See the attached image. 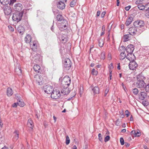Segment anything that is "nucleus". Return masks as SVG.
Returning a JSON list of instances; mask_svg holds the SVG:
<instances>
[{"label":"nucleus","mask_w":149,"mask_h":149,"mask_svg":"<svg viewBox=\"0 0 149 149\" xmlns=\"http://www.w3.org/2000/svg\"><path fill=\"white\" fill-rule=\"evenodd\" d=\"M143 77L139 76L137 77V81L136 83V87L139 88H143L146 84L144 81L143 80Z\"/></svg>","instance_id":"f257e3e1"},{"label":"nucleus","mask_w":149,"mask_h":149,"mask_svg":"<svg viewBox=\"0 0 149 149\" xmlns=\"http://www.w3.org/2000/svg\"><path fill=\"white\" fill-rule=\"evenodd\" d=\"M58 26L60 30L63 31L67 29L68 24V22L65 20L58 24Z\"/></svg>","instance_id":"f03ea898"},{"label":"nucleus","mask_w":149,"mask_h":149,"mask_svg":"<svg viewBox=\"0 0 149 149\" xmlns=\"http://www.w3.org/2000/svg\"><path fill=\"white\" fill-rule=\"evenodd\" d=\"M22 15V12H17L13 14L12 19L14 21L18 22L21 20Z\"/></svg>","instance_id":"7ed1b4c3"},{"label":"nucleus","mask_w":149,"mask_h":149,"mask_svg":"<svg viewBox=\"0 0 149 149\" xmlns=\"http://www.w3.org/2000/svg\"><path fill=\"white\" fill-rule=\"evenodd\" d=\"M61 95V94L59 90L56 89L53 91L51 96L52 98L56 99L59 98Z\"/></svg>","instance_id":"20e7f679"},{"label":"nucleus","mask_w":149,"mask_h":149,"mask_svg":"<svg viewBox=\"0 0 149 149\" xmlns=\"http://www.w3.org/2000/svg\"><path fill=\"white\" fill-rule=\"evenodd\" d=\"M63 66L66 69L69 70L71 66V63L70 60L68 58L65 59L63 62Z\"/></svg>","instance_id":"39448f33"},{"label":"nucleus","mask_w":149,"mask_h":149,"mask_svg":"<svg viewBox=\"0 0 149 149\" xmlns=\"http://www.w3.org/2000/svg\"><path fill=\"white\" fill-rule=\"evenodd\" d=\"M62 82L63 85L68 87L70 84L71 79L68 76H65L63 78Z\"/></svg>","instance_id":"423d86ee"},{"label":"nucleus","mask_w":149,"mask_h":149,"mask_svg":"<svg viewBox=\"0 0 149 149\" xmlns=\"http://www.w3.org/2000/svg\"><path fill=\"white\" fill-rule=\"evenodd\" d=\"M128 66L130 70H136L138 67V65L136 62L134 61L130 62Z\"/></svg>","instance_id":"0eeeda50"},{"label":"nucleus","mask_w":149,"mask_h":149,"mask_svg":"<svg viewBox=\"0 0 149 149\" xmlns=\"http://www.w3.org/2000/svg\"><path fill=\"white\" fill-rule=\"evenodd\" d=\"M36 78V80L37 83L39 85H42L44 83V80L41 75H36L35 77Z\"/></svg>","instance_id":"6e6552de"},{"label":"nucleus","mask_w":149,"mask_h":149,"mask_svg":"<svg viewBox=\"0 0 149 149\" xmlns=\"http://www.w3.org/2000/svg\"><path fill=\"white\" fill-rule=\"evenodd\" d=\"M144 24L143 22L141 20H137L134 23V26L137 28H141L143 26Z\"/></svg>","instance_id":"1a4fd4ad"},{"label":"nucleus","mask_w":149,"mask_h":149,"mask_svg":"<svg viewBox=\"0 0 149 149\" xmlns=\"http://www.w3.org/2000/svg\"><path fill=\"white\" fill-rule=\"evenodd\" d=\"M44 89L45 92L47 94L51 93L53 91V87L48 85L45 86L44 87Z\"/></svg>","instance_id":"9d476101"},{"label":"nucleus","mask_w":149,"mask_h":149,"mask_svg":"<svg viewBox=\"0 0 149 149\" xmlns=\"http://www.w3.org/2000/svg\"><path fill=\"white\" fill-rule=\"evenodd\" d=\"M38 45V42L37 40L33 41L32 43L31 44V47L33 51H36V50Z\"/></svg>","instance_id":"9b49d317"},{"label":"nucleus","mask_w":149,"mask_h":149,"mask_svg":"<svg viewBox=\"0 0 149 149\" xmlns=\"http://www.w3.org/2000/svg\"><path fill=\"white\" fill-rule=\"evenodd\" d=\"M4 11L5 14L7 15H9L11 13L12 10L11 7L8 6H5L4 8Z\"/></svg>","instance_id":"f8f14e48"},{"label":"nucleus","mask_w":149,"mask_h":149,"mask_svg":"<svg viewBox=\"0 0 149 149\" xmlns=\"http://www.w3.org/2000/svg\"><path fill=\"white\" fill-rule=\"evenodd\" d=\"M126 58L130 62L131 61H134L135 59V57L132 53H129L127 54L126 56Z\"/></svg>","instance_id":"ddd939ff"},{"label":"nucleus","mask_w":149,"mask_h":149,"mask_svg":"<svg viewBox=\"0 0 149 149\" xmlns=\"http://www.w3.org/2000/svg\"><path fill=\"white\" fill-rule=\"evenodd\" d=\"M22 5L19 3L15 4L14 6V8L15 11H19L21 10L22 9Z\"/></svg>","instance_id":"4468645a"},{"label":"nucleus","mask_w":149,"mask_h":149,"mask_svg":"<svg viewBox=\"0 0 149 149\" xmlns=\"http://www.w3.org/2000/svg\"><path fill=\"white\" fill-rule=\"evenodd\" d=\"M127 52L129 53H132L134 50L133 45H128L126 48Z\"/></svg>","instance_id":"2eb2a0df"},{"label":"nucleus","mask_w":149,"mask_h":149,"mask_svg":"<svg viewBox=\"0 0 149 149\" xmlns=\"http://www.w3.org/2000/svg\"><path fill=\"white\" fill-rule=\"evenodd\" d=\"M137 32V29L135 27H132L130 28L129 29V33L130 34L133 35Z\"/></svg>","instance_id":"dca6fc26"},{"label":"nucleus","mask_w":149,"mask_h":149,"mask_svg":"<svg viewBox=\"0 0 149 149\" xmlns=\"http://www.w3.org/2000/svg\"><path fill=\"white\" fill-rule=\"evenodd\" d=\"M27 126L31 130L33 129L34 124L33 121L31 118L29 119L27 123Z\"/></svg>","instance_id":"f3484780"},{"label":"nucleus","mask_w":149,"mask_h":149,"mask_svg":"<svg viewBox=\"0 0 149 149\" xmlns=\"http://www.w3.org/2000/svg\"><path fill=\"white\" fill-rule=\"evenodd\" d=\"M147 96V94L146 92L143 91L140 93L139 95V98L141 100H143L146 98Z\"/></svg>","instance_id":"a211bd4d"},{"label":"nucleus","mask_w":149,"mask_h":149,"mask_svg":"<svg viewBox=\"0 0 149 149\" xmlns=\"http://www.w3.org/2000/svg\"><path fill=\"white\" fill-rule=\"evenodd\" d=\"M13 140L14 141H17L19 138V133L17 131L15 130L14 132H13Z\"/></svg>","instance_id":"6ab92c4d"},{"label":"nucleus","mask_w":149,"mask_h":149,"mask_svg":"<svg viewBox=\"0 0 149 149\" xmlns=\"http://www.w3.org/2000/svg\"><path fill=\"white\" fill-rule=\"evenodd\" d=\"M57 6L59 9L63 10L65 8V5L63 2H59L57 4Z\"/></svg>","instance_id":"aec40b11"},{"label":"nucleus","mask_w":149,"mask_h":149,"mask_svg":"<svg viewBox=\"0 0 149 149\" xmlns=\"http://www.w3.org/2000/svg\"><path fill=\"white\" fill-rule=\"evenodd\" d=\"M93 94L95 95L96 94H99L100 93V89L97 86L94 87L92 89Z\"/></svg>","instance_id":"412c9836"},{"label":"nucleus","mask_w":149,"mask_h":149,"mask_svg":"<svg viewBox=\"0 0 149 149\" xmlns=\"http://www.w3.org/2000/svg\"><path fill=\"white\" fill-rule=\"evenodd\" d=\"M24 40L26 43H29L31 40V37L29 34L26 35L24 38Z\"/></svg>","instance_id":"4be33fe9"},{"label":"nucleus","mask_w":149,"mask_h":149,"mask_svg":"<svg viewBox=\"0 0 149 149\" xmlns=\"http://www.w3.org/2000/svg\"><path fill=\"white\" fill-rule=\"evenodd\" d=\"M33 69L36 72H37L38 73L40 72L41 71L40 66L37 64H36L34 65Z\"/></svg>","instance_id":"5701e85b"},{"label":"nucleus","mask_w":149,"mask_h":149,"mask_svg":"<svg viewBox=\"0 0 149 149\" xmlns=\"http://www.w3.org/2000/svg\"><path fill=\"white\" fill-rule=\"evenodd\" d=\"M15 72L18 75H20L22 74V71L21 69L20 66L18 65L17 67H16L15 70Z\"/></svg>","instance_id":"b1692460"},{"label":"nucleus","mask_w":149,"mask_h":149,"mask_svg":"<svg viewBox=\"0 0 149 149\" xmlns=\"http://www.w3.org/2000/svg\"><path fill=\"white\" fill-rule=\"evenodd\" d=\"M13 92L12 88L10 87L8 88L7 90V94L8 96H11L13 94Z\"/></svg>","instance_id":"393cba45"},{"label":"nucleus","mask_w":149,"mask_h":149,"mask_svg":"<svg viewBox=\"0 0 149 149\" xmlns=\"http://www.w3.org/2000/svg\"><path fill=\"white\" fill-rule=\"evenodd\" d=\"M57 20L61 22L63 21V20H65L64 18L62 15L60 14H58L56 16Z\"/></svg>","instance_id":"a878e982"},{"label":"nucleus","mask_w":149,"mask_h":149,"mask_svg":"<svg viewBox=\"0 0 149 149\" xmlns=\"http://www.w3.org/2000/svg\"><path fill=\"white\" fill-rule=\"evenodd\" d=\"M17 30L22 35L25 29L24 27L22 26H19L17 27Z\"/></svg>","instance_id":"bb28decb"},{"label":"nucleus","mask_w":149,"mask_h":149,"mask_svg":"<svg viewBox=\"0 0 149 149\" xmlns=\"http://www.w3.org/2000/svg\"><path fill=\"white\" fill-rule=\"evenodd\" d=\"M133 20V18L132 17H130L127 19L126 22L125 24L126 26L129 25L132 22Z\"/></svg>","instance_id":"cd10ccee"},{"label":"nucleus","mask_w":149,"mask_h":149,"mask_svg":"<svg viewBox=\"0 0 149 149\" xmlns=\"http://www.w3.org/2000/svg\"><path fill=\"white\" fill-rule=\"evenodd\" d=\"M70 93L69 88L66 87L65 88L63 89L61 91V93L64 95H67Z\"/></svg>","instance_id":"c85d7f7f"},{"label":"nucleus","mask_w":149,"mask_h":149,"mask_svg":"<svg viewBox=\"0 0 149 149\" xmlns=\"http://www.w3.org/2000/svg\"><path fill=\"white\" fill-rule=\"evenodd\" d=\"M126 57V54L125 52H123L121 53L119 55V57L120 60H123Z\"/></svg>","instance_id":"c756f323"},{"label":"nucleus","mask_w":149,"mask_h":149,"mask_svg":"<svg viewBox=\"0 0 149 149\" xmlns=\"http://www.w3.org/2000/svg\"><path fill=\"white\" fill-rule=\"evenodd\" d=\"M105 53L104 52H102L99 55V57L101 59H104L105 58Z\"/></svg>","instance_id":"7c9ffc66"},{"label":"nucleus","mask_w":149,"mask_h":149,"mask_svg":"<svg viewBox=\"0 0 149 149\" xmlns=\"http://www.w3.org/2000/svg\"><path fill=\"white\" fill-rule=\"evenodd\" d=\"M1 3L3 5L8 4L9 3V0H0Z\"/></svg>","instance_id":"2f4dec72"},{"label":"nucleus","mask_w":149,"mask_h":149,"mask_svg":"<svg viewBox=\"0 0 149 149\" xmlns=\"http://www.w3.org/2000/svg\"><path fill=\"white\" fill-rule=\"evenodd\" d=\"M104 44L103 40L102 39H100L98 41V45L100 47H102Z\"/></svg>","instance_id":"473e14b6"},{"label":"nucleus","mask_w":149,"mask_h":149,"mask_svg":"<svg viewBox=\"0 0 149 149\" xmlns=\"http://www.w3.org/2000/svg\"><path fill=\"white\" fill-rule=\"evenodd\" d=\"M129 36L128 35H125L124 36L123 38V42H126L128 41L129 40Z\"/></svg>","instance_id":"72a5a7b5"},{"label":"nucleus","mask_w":149,"mask_h":149,"mask_svg":"<svg viewBox=\"0 0 149 149\" xmlns=\"http://www.w3.org/2000/svg\"><path fill=\"white\" fill-rule=\"evenodd\" d=\"M60 40L63 43H65L67 41V38L64 36H62L60 38Z\"/></svg>","instance_id":"f704fd0d"},{"label":"nucleus","mask_w":149,"mask_h":149,"mask_svg":"<svg viewBox=\"0 0 149 149\" xmlns=\"http://www.w3.org/2000/svg\"><path fill=\"white\" fill-rule=\"evenodd\" d=\"M98 73L97 71L94 68L92 70L91 74L93 75H97Z\"/></svg>","instance_id":"c9c22d12"},{"label":"nucleus","mask_w":149,"mask_h":149,"mask_svg":"<svg viewBox=\"0 0 149 149\" xmlns=\"http://www.w3.org/2000/svg\"><path fill=\"white\" fill-rule=\"evenodd\" d=\"M131 133H135L136 136H141V133L139 131H137L135 133V131L134 130H132L131 132Z\"/></svg>","instance_id":"e433bc0d"},{"label":"nucleus","mask_w":149,"mask_h":149,"mask_svg":"<svg viewBox=\"0 0 149 149\" xmlns=\"http://www.w3.org/2000/svg\"><path fill=\"white\" fill-rule=\"evenodd\" d=\"M138 7L140 10H143L145 8V6L141 4L138 5Z\"/></svg>","instance_id":"4c0bfd02"},{"label":"nucleus","mask_w":149,"mask_h":149,"mask_svg":"<svg viewBox=\"0 0 149 149\" xmlns=\"http://www.w3.org/2000/svg\"><path fill=\"white\" fill-rule=\"evenodd\" d=\"M17 104L20 107H23L25 105L24 102L21 101H19L17 102Z\"/></svg>","instance_id":"58836bf2"},{"label":"nucleus","mask_w":149,"mask_h":149,"mask_svg":"<svg viewBox=\"0 0 149 149\" xmlns=\"http://www.w3.org/2000/svg\"><path fill=\"white\" fill-rule=\"evenodd\" d=\"M145 16L147 18H149V7L146 10Z\"/></svg>","instance_id":"ea45409f"},{"label":"nucleus","mask_w":149,"mask_h":149,"mask_svg":"<svg viewBox=\"0 0 149 149\" xmlns=\"http://www.w3.org/2000/svg\"><path fill=\"white\" fill-rule=\"evenodd\" d=\"M139 92L138 89L136 88H134L133 90V93L135 95H137Z\"/></svg>","instance_id":"a19ab883"},{"label":"nucleus","mask_w":149,"mask_h":149,"mask_svg":"<svg viewBox=\"0 0 149 149\" xmlns=\"http://www.w3.org/2000/svg\"><path fill=\"white\" fill-rule=\"evenodd\" d=\"M70 142V139L68 136H66V144L68 145L69 144Z\"/></svg>","instance_id":"79ce46f5"},{"label":"nucleus","mask_w":149,"mask_h":149,"mask_svg":"<svg viewBox=\"0 0 149 149\" xmlns=\"http://www.w3.org/2000/svg\"><path fill=\"white\" fill-rule=\"evenodd\" d=\"M144 88L145 91L147 92H149V83L145 86V87H144Z\"/></svg>","instance_id":"37998d69"},{"label":"nucleus","mask_w":149,"mask_h":149,"mask_svg":"<svg viewBox=\"0 0 149 149\" xmlns=\"http://www.w3.org/2000/svg\"><path fill=\"white\" fill-rule=\"evenodd\" d=\"M9 30L11 32H13L14 31V28L12 27L11 26L9 25L8 26Z\"/></svg>","instance_id":"c03bdc74"},{"label":"nucleus","mask_w":149,"mask_h":149,"mask_svg":"<svg viewBox=\"0 0 149 149\" xmlns=\"http://www.w3.org/2000/svg\"><path fill=\"white\" fill-rule=\"evenodd\" d=\"M75 4V2L74 0H73L70 3V6L71 7H73Z\"/></svg>","instance_id":"a18cd8bd"},{"label":"nucleus","mask_w":149,"mask_h":149,"mask_svg":"<svg viewBox=\"0 0 149 149\" xmlns=\"http://www.w3.org/2000/svg\"><path fill=\"white\" fill-rule=\"evenodd\" d=\"M142 103L145 106H146L148 105V102L146 100H144L142 101Z\"/></svg>","instance_id":"49530a36"},{"label":"nucleus","mask_w":149,"mask_h":149,"mask_svg":"<svg viewBox=\"0 0 149 149\" xmlns=\"http://www.w3.org/2000/svg\"><path fill=\"white\" fill-rule=\"evenodd\" d=\"M99 139L100 141H102L103 140V138L102 135L100 133L98 134Z\"/></svg>","instance_id":"de8ad7c7"},{"label":"nucleus","mask_w":149,"mask_h":149,"mask_svg":"<svg viewBox=\"0 0 149 149\" xmlns=\"http://www.w3.org/2000/svg\"><path fill=\"white\" fill-rule=\"evenodd\" d=\"M143 0H137L136 2V4H141Z\"/></svg>","instance_id":"09e8293b"},{"label":"nucleus","mask_w":149,"mask_h":149,"mask_svg":"<svg viewBox=\"0 0 149 149\" xmlns=\"http://www.w3.org/2000/svg\"><path fill=\"white\" fill-rule=\"evenodd\" d=\"M120 141L121 144L123 145L124 144V140L123 138H120Z\"/></svg>","instance_id":"8fccbe9b"},{"label":"nucleus","mask_w":149,"mask_h":149,"mask_svg":"<svg viewBox=\"0 0 149 149\" xmlns=\"http://www.w3.org/2000/svg\"><path fill=\"white\" fill-rule=\"evenodd\" d=\"M109 89L108 88H107L106 89V90H105V91H104V96H106L107 95V94L108 93V92H109Z\"/></svg>","instance_id":"3c124183"},{"label":"nucleus","mask_w":149,"mask_h":149,"mask_svg":"<svg viewBox=\"0 0 149 149\" xmlns=\"http://www.w3.org/2000/svg\"><path fill=\"white\" fill-rule=\"evenodd\" d=\"M110 139V136H107L105 138L104 141L107 142Z\"/></svg>","instance_id":"603ef678"},{"label":"nucleus","mask_w":149,"mask_h":149,"mask_svg":"<svg viewBox=\"0 0 149 149\" xmlns=\"http://www.w3.org/2000/svg\"><path fill=\"white\" fill-rule=\"evenodd\" d=\"M125 113L127 117H128L130 115V113L128 110H126L125 112Z\"/></svg>","instance_id":"864d4df0"},{"label":"nucleus","mask_w":149,"mask_h":149,"mask_svg":"<svg viewBox=\"0 0 149 149\" xmlns=\"http://www.w3.org/2000/svg\"><path fill=\"white\" fill-rule=\"evenodd\" d=\"M18 105L17 102V103H15L14 104H13L12 106L13 107H17Z\"/></svg>","instance_id":"5fc2aeb1"},{"label":"nucleus","mask_w":149,"mask_h":149,"mask_svg":"<svg viewBox=\"0 0 149 149\" xmlns=\"http://www.w3.org/2000/svg\"><path fill=\"white\" fill-rule=\"evenodd\" d=\"M108 58L109 60H110L111 59V54L109 53L108 55Z\"/></svg>","instance_id":"6e6d98bb"},{"label":"nucleus","mask_w":149,"mask_h":149,"mask_svg":"<svg viewBox=\"0 0 149 149\" xmlns=\"http://www.w3.org/2000/svg\"><path fill=\"white\" fill-rule=\"evenodd\" d=\"M16 0H10V4H13L14 3L16 2Z\"/></svg>","instance_id":"4d7b16f0"},{"label":"nucleus","mask_w":149,"mask_h":149,"mask_svg":"<svg viewBox=\"0 0 149 149\" xmlns=\"http://www.w3.org/2000/svg\"><path fill=\"white\" fill-rule=\"evenodd\" d=\"M131 8V6H128L126 7L125 8V9L126 10L128 11L129 10L130 8Z\"/></svg>","instance_id":"13d9d810"},{"label":"nucleus","mask_w":149,"mask_h":149,"mask_svg":"<svg viewBox=\"0 0 149 149\" xmlns=\"http://www.w3.org/2000/svg\"><path fill=\"white\" fill-rule=\"evenodd\" d=\"M105 14V11L103 12L101 14V17H104Z\"/></svg>","instance_id":"bf43d9fd"},{"label":"nucleus","mask_w":149,"mask_h":149,"mask_svg":"<svg viewBox=\"0 0 149 149\" xmlns=\"http://www.w3.org/2000/svg\"><path fill=\"white\" fill-rule=\"evenodd\" d=\"M102 31H105V26L104 25H103L102 27Z\"/></svg>","instance_id":"052dcab7"},{"label":"nucleus","mask_w":149,"mask_h":149,"mask_svg":"<svg viewBox=\"0 0 149 149\" xmlns=\"http://www.w3.org/2000/svg\"><path fill=\"white\" fill-rule=\"evenodd\" d=\"M100 12L98 10L97 11V16L98 17L100 16Z\"/></svg>","instance_id":"680f3d73"},{"label":"nucleus","mask_w":149,"mask_h":149,"mask_svg":"<svg viewBox=\"0 0 149 149\" xmlns=\"http://www.w3.org/2000/svg\"><path fill=\"white\" fill-rule=\"evenodd\" d=\"M67 0H60V2H63L65 3V2H66Z\"/></svg>","instance_id":"e2e57ef3"},{"label":"nucleus","mask_w":149,"mask_h":149,"mask_svg":"<svg viewBox=\"0 0 149 149\" xmlns=\"http://www.w3.org/2000/svg\"><path fill=\"white\" fill-rule=\"evenodd\" d=\"M53 118L54 120V123H55L56 121V118L55 116H54Z\"/></svg>","instance_id":"0e129e2a"},{"label":"nucleus","mask_w":149,"mask_h":149,"mask_svg":"<svg viewBox=\"0 0 149 149\" xmlns=\"http://www.w3.org/2000/svg\"><path fill=\"white\" fill-rule=\"evenodd\" d=\"M119 0H117V6H119Z\"/></svg>","instance_id":"69168bd1"},{"label":"nucleus","mask_w":149,"mask_h":149,"mask_svg":"<svg viewBox=\"0 0 149 149\" xmlns=\"http://www.w3.org/2000/svg\"><path fill=\"white\" fill-rule=\"evenodd\" d=\"M121 132H126V129H123L121 131Z\"/></svg>","instance_id":"338daca9"},{"label":"nucleus","mask_w":149,"mask_h":149,"mask_svg":"<svg viewBox=\"0 0 149 149\" xmlns=\"http://www.w3.org/2000/svg\"><path fill=\"white\" fill-rule=\"evenodd\" d=\"M77 147L76 146L74 145L73 146L72 149H77Z\"/></svg>","instance_id":"774afa93"}]
</instances>
